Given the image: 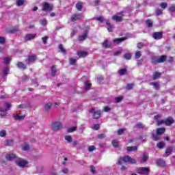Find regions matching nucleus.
<instances>
[{"label": "nucleus", "instance_id": "54", "mask_svg": "<svg viewBox=\"0 0 175 175\" xmlns=\"http://www.w3.org/2000/svg\"><path fill=\"white\" fill-rule=\"evenodd\" d=\"M98 139H105L106 137V134L102 133V134H98L97 135Z\"/></svg>", "mask_w": 175, "mask_h": 175}, {"label": "nucleus", "instance_id": "55", "mask_svg": "<svg viewBox=\"0 0 175 175\" xmlns=\"http://www.w3.org/2000/svg\"><path fill=\"white\" fill-rule=\"evenodd\" d=\"M124 132H125V129H120L118 131V135H123Z\"/></svg>", "mask_w": 175, "mask_h": 175}, {"label": "nucleus", "instance_id": "20", "mask_svg": "<svg viewBox=\"0 0 175 175\" xmlns=\"http://www.w3.org/2000/svg\"><path fill=\"white\" fill-rule=\"evenodd\" d=\"M157 166H165V162L162 159H158L156 161Z\"/></svg>", "mask_w": 175, "mask_h": 175}, {"label": "nucleus", "instance_id": "12", "mask_svg": "<svg viewBox=\"0 0 175 175\" xmlns=\"http://www.w3.org/2000/svg\"><path fill=\"white\" fill-rule=\"evenodd\" d=\"M5 159L8 161H13V159H17V157H16V154H14L13 153H10V154H7L5 155Z\"/></svg>", "mask_w": 175, "mask_h": 175}, {"label": "nucleus", "instance_id": "18", "mask_svg": "<svg viewBox=\"0 0 175 175\" xmlns=\"http://www.w3.org/2000/svg\"><path fill=\"white\" fill-rule=\"evenodd\" d=\"M124 40H126V38L123 37V38H116L113 40V43H118V44H119V43H122V42H124Z\"/></svg>", "mask_w": 175, "mask_h": 175}, {"label": "nucleus", "instance_id": "26", "mask_svg": "<svg viewBox=\"0 0 175 175\" xmlns=\"http://www.w3.org/2000/svg\"><path fill=\"white\" fill-rule=\"evenodd\" d=\"M112 20L114 21L121 22L122 21V16H118L117 15H113L112 16Z\"/></svg>", "mask_w": 175, "mask_h": 175}, {"label": "nucleus", "instance_id": "47", "mask_svg": "<svg viewBox=\"0 0 175 175\" xmlns=\"http://www.w3.org/2000/svg\"><path fill=\"white\" fill-rule=\"evenodd\" d=\"M152 139H153L154 142H158V140H159V137L155 134H152Z\"/></svg>", "mask_w": 175, "mask_h": 175}, {"label": "nucleus", "instance_id": "33", "mask_svg": "<svg viewBox=\"0 0 175 175\" xmlns=\"http://www.w3.org/2000/svg\"><path fill=\"white\" fill-rule=\"evenodd\" d=\"M91 85H92L91 83H90L88 81L85 82V83L84 90L85 91H88V90H90L91 88Z\"/></svg>", "mask_w": 175, "mask_h": 175}, {"label": "nucleus", "instance_id": "22", "mask_svg": "<svg viewBox=\"0 0 175 175\" xmlns=\"http://www.w3.org/2000/svg\"><path fill=\"white\" fill-rule=\"evenodd\" d=\"M77 55L81 58H84V57H87L88 55V53L85 51H79L77 53Z\"/></svg>", "mask_w": 175, "mask_h": 175}, {"label": "nucleus", "instance_id": "57", "mask_svg": "<svg viewBox=\"0 0 175 175\" xmlns=\"http://www.w3.org/2000/svg\"><path fill=\"white\" fill-rule=\"evenodd\" d=\"M126 90H132L133 88V83H129L126 87Z\"/></svg>", "mask_w": 175, "mask_h": 175}, {"label": "nucleus", "instance_id": "37", "mask_svg": "<svg viewBox=\"0 0 175 175\" xmlns=\"http://www.w3.org/2000/svg\"><path fill=\"white\" fill-rule=\"evenodd\" d=\"M51 106H53V105L51 104V103H47L46 104H45L44 105V109L45 110L47 111H49L50 109H51Z\"/></svg>", "mask_w": 175, "mask_h": 175}, {"label": "nucleus", "instance_id": "64", "mask_svg": "<svg viewBox=\"0 0 175 175\" xmlns=\"http://www.w3.org/2000/svg\"><path fill=\"white\" fill-rule=\"evenodd\" d=\"M154 120H157V122L158 123V121H161L159 120V118H161V115L160 114L156 115L154 116Z\"/></svg>", "mask_w": 175, "mask_h": 175}, {"label": "nucleus", "instance_id": "11", "mask_svg": "<svg viewBox=\"0 0 175 175\" xmlns=\"http://www.w3.org/2000/svg\"><path fill=\"white\" fill-rule=\"evenodd\" d=\"M82 17L83 15H81V14H74L71 16V21H77V20H80Z\"/></svg>", "mask_w": 175, "mask_h": 175}, {"label": "nucleus", "instance_id": "4", "mask_svg": "<svg viewBox=\"0 0 175 175\" xmlns=\"http://www.w3.org/2000/svg\"><path fill=\"white\" fill-rule=\"evenodd\" d=\"M162 124H165L167 126H170V125H172V124H174V119L172 117H169L165 120H161L157 122V125L159 126L160 125H162Z\"/></svg>", "mask_w": 175, "mask_h": 175}, {"label": "nucleus", "instance_id": "34", "mask_svg": "<svg viewBox=\"0 0 175 175\" xmlns=\"http://www.w3.org/2000/svg\"><path fill=\"white\" fill-rule=\"evenodd\" d=\"M146 27H148V28H151V27H152L153 22L150 19L146 20Z\"/></svg>", "mask_w": 175, "mask_h": 175}, {"label": "nucleus", "instance_id": "42", "mask_svg": "<svg viewBox=\"0 0 175 175\" xmlns=\"http://www.w3.org/2000/svg\"><path fill=\"white\" fill-rule=\"evenodd\" d=\"M169 12H171L172 13H175V4H172L169 8Z\"/></svg>", "mask_w": 175, "mask_h": 175}, {"label": "nucleus", "instance_id": "39", "mask_svg": "<svg viewBox=\"0 0 175 175\" xmlns=\"http://www.w3.org/2000/svg\"><path fill=\"white\" fill-rule=\"evenodd\" d=\"M9 73V68L5 67L3 70V76H8V74Z\"/></svg>", "mask_w": 175, "mask_h": 175}, {"label": "nucleus", "instance_id": "38", "mask_svg": "<svg viewBox=\"0 0 175 175\" xmlns=\"http://www.w3.org/2000/svg\"><path fill=\"white\" fill-rule=\"evenodd\" d=\"M59 49L63 54H66V49L64 48V46L62 44L59 45Z\"/></svg>", "mask_w": 175, "mask_h": 175}, {"label": "nucleus", "instance_id": "15", "mask_svg": "<svg viewBox=\"0 0 175 175\" xmlns=\"http://www.w3.org/2000/svg\"><path fill=\"white\" fill-rule=\"evenodd\" d=\"M102 46L104 49H110V47H111V44L109 42V40H105L102 43Z\"/></svg>", "mask_w": 175, "mask_h": 175}, {"label": "nucleus", "instance_id": "28", "mask_svg": "<svg viewBox=\"0 0 175 175\" xmlns=\"http://www.w3.org/2000/svg\"><path fill=\"white\" fill-rule=\"evenodd\" d=\"M14 120H16V121H20L21 120H24V118H25V116H19L18 114H16L14 116Z\"/></svg>", "mask_w": 175, "mask_h": 175}, {"label": "nucleus", "instance_id": "32", "mask_svg": "<svg viewBox=\"0 0 175 175\" xmlns=\"http://www.w3.org/2000/svg\"><path fill=\"white\" fill-rule=\"evenodd\" d=\"M17 66L18 68H19V69H27V66L24 64L23 62H18L17 64Z\"/></svg>", "mask_w": 175, "mask_h": 175}, {"label": "nucleus", "instance_id": "8", "mask_svg": "<svg viewBox=\"0 0 175 175\" xmlns=\"http://www.w3.org/2000/svg\"><path fill=\"white\" fill-rule=\"evenodd\" d=\"M42 10L43 12H51V10H53V5L45 2L43 4Z\"/></svg>", "mask_w": 175, "mask_h": 175}, {"label": "nucleus", "instance_id": "5", "mask_svg": "<svg viewBox=\"0 0 175 175\" xmlns=\"http://www.w3.org/2000/svg\"><path fill=\"white\" fill-rule=\"evenodd\" d=\"M136 172L138 174H148L150 173V168L140 167L137 168Z\"/></svg>", "mask_w": 175, "mask_h": 175}, {"label": "nucleus", "instance_id": "35", "mask_svg": "<svg viewBox=\"0 0 175 175\" xmlns=\"http://www.w3.org/2000/svg\"><path fill=\"white\" fill-rule=\"evenodd\" d=\"M11 61H12V59L10 57H4L3 58V63L5 65H8V64H10Z\"/></svg>", "mask_w": 175, "mask_h": 175}, {"label": "nucleus", "instance_id": "29", "mask_svg": "<svg viewBox=\"0 0 175 175\" xmlns=\"http://www.w3.org/2000/svg\"><path fill=\"white\" fill-rule=\"evenodd\" d=\"M135 128H137V129H144V128H146V126H144V124H143V123L142 122H138L135 126Z\"/></svg>", "mask_w": 175, "mask_h": 175}, {"label": "nucleus", "instance_id": "53", "mask_svg": "<svg viewBox=\"0 0 175 175\" xmlns=\"http://www.w3.org/2000/svg\"><path fill=\"white\" fill-rule=\"evenodd\" d=\"M77 59L75 58H72L70 59V65H75L77 62Z\"/></svg>", "mask_w": 175, "mask_h": 175}, {"label": "nucleus", "instance_id": "59", "mask_svg": "<svg viewBox=\"0 0 175 175\" xmlns=\"http://www.w3.org/2000/svg\"><path fill=\"white\" fill-rule=\"evenodd\" d=\"M41 25H43L44 27L47 25V21L46 19H42L40 21Z\"/></svg>", "mask_w": 175, "mask_h": 175}, {"label": "nucleus", "instance_id": "6", "mask_svg": "<svg viewBox=\"0 0 175 175\" xmlns=\"http://www.w3.org/2000/svg\"><path fill=\"white\" fill-rule=\"evenodd\" d=\"M90 113H92L93 114V118L95 120H98V118H100V116L102 114V111L100 110H95V108H92L90 111Z\"/></svg>", "mask_w": 175, "mask_h": 175}, {"label": "nucleus", "instance_id": "36", "mask_svg": "<svg viewBox=\"0 0 175 175\" xmlns=\"http://www.w3.org/2000/svg\"><path fill=\"white\" fill-rule=\"evenodd\" d=\"M65 140H66V142H68V143H72L73 139L72 138V136L70 135H66L64 137Z\"/></svg>", "mask_w": 175, "mask_h": 175}, {"label": "nucleus", "instance_id": "56", "mask_svg": "<svg viewBox=\"0 0 175 175\" xmlns=\"http://www.w3.org/2000/svg\"><path fill=\"white\" fill-rule=\"evenodd\" d=\"M161 8L162 9H166V8H167V3L162 2L161 3Z\"/></svg>", "mask_w": 175, "mask_h": 175}, {"label": "nucleus", "instance_id": "14", "mask_svg": "<svg viewBox=\"0 0 175 175\" xmlns=\"http://www.w3.org/2000/svg\"><path fill=\"white\" fill-rule=\"evenodd\" d=\"M36 58L35 56H29L27 59H26V62L29 65V64H33L35 62Z\"/></svg>", "mask_w": 175, "mask_h": 175}, {"label": "nucleus", "instance_id": "44", "mask_svg": "<svg viewBox=\"0 0 175 175\" xmlns=\"http://www.w3.org/2000/svg\"><path fill=\"white\" fill-rule=\"evenodd\" d=\"M150 85H153V87H154L156 90H158L159 88V84L157 82L150 83Z\"/></svg>", "mask_w": 175, "mask_h": 175}, {"label": "nucleus", "instance_id": "61", "mask_svg": "<svg viewBox=\"0 0 175 175\" xmlns=\"http://www.w3.org/2000/svg\"><path fill=\"white\" fill-rule=\"evenodd\" d=\"M94 131H98L99 128H100V126L99 124H94L93 126Z\"/></svg>", "mask_w": 175, "mask_h": 175}, {"label": "nucleus", "instance_id": "17", "mask_svg": "<svg viewBox=\"0 0 175 175\" xmlns=\"http://www.w3.org/2000/svg\"><path fill=\"white\" fill-rule=\"evenodd\" d=\"M57 66L56 65H53L51 67V76H52L53 77H54L57 73Z\"/></svg>", "mask_w": 175, "mask_h": 175}, {"label": "nucleus", "instance_id": "1", "mask_svg": "<svg viewBox=\"0 0 175 175\" xmlns=\"http://www.w3.org/2000/svg\"><path fill=\"white\" fill-rule=\"evenodd\" d=\"M166 55H161L160 58L157 56H153L151 57V64L152 65H157V64H162L166 61Z\"/></svg>", "mask_w": 175, "mask_h": 175}, {"label": "nucleus", "instance_id": "23", "mask_svg": "<svg viewBox=\"0 0 175 175\" xmlns=\"http://www.w3.org/2000/svg\"><path fill=\"white\" fill-rule=\"evenodd\" d=\"M148 159V153L144 154L141 159L142 163H144V162H147Z\"/></svg>", "mask_w": 175, "mask_h": 175}, {"label": "nucleus", "instance_id": "30", "mask_svg": "<svg viewBox=\"0 0 175 175\" xmlns=\"http://www.w3.org/2000/svg\"><path fill=\"white\" fill-rule=\"evenodd\" d=\"M75 6H76L77 10H79V12H81V10L83 9V3H81V2L77 3Z\"/></svg>", "mask_w": 175, "mask_h": 175}, {"label": "nucleus", "instance_id": "21", "mask_svg": "<svg viewBox=\"0 0 175 175\" xmlns=\"http://www.w3.org/2000/svg\"><path fill=\"white\" fill-rule=\"evenodd\" d=\"M172 152H173V146H170L167 148V149L165 150L166 157H169V155H170Z\"/></svg>", "mask_w": 175, "mask_h": 175}, {"label": "nucleus", "instance_id": "40", "mask_svg": "<svg viewBox=\"0 0 175 175\" xmlns=\"http://www.w3.org/2000/svg\"><path fill=\"white\" fill-rule=\"evenodd\" d=\"M76 129H77V126H72L68 129V133H72L76 131Z\"/></svg>", "mask_w": 175, "mask_h": 175}, {"label": "nucleus", "instance_id": "3", "mask_svg": "<svg viewBox=\"0 0 175 175\" xmlns=\"http://www.w3.org/2000/svg\"><path fill=\"white\" fill-rule=\"evenodd\" d=\"M15 163L19 167H25L28 165V161L24 159H21L20 157H17L15 159Z\"/></svg>", "mask_w": 175, "mask_h": 175}, {"label": "nucleus", "instance_id": "48", "mask_svg": "<svg viewBox=\"0 0 175 175\" xmlns=\"http://www.w3.org/2000/svg\"><path fill=\"white\" fill-rule=\"evenodd\" d=\"M17 6H23L24 5V0H18L16 1Z\"/></svg>", "mask_w": 175, "mask_h": 175}, {"label": "nucleus", "instance_id": "9", "mask_svg": "<svg viewBox=\"0 0 175 175\" xmlns=\"http://www.w3.org/2000/svg\"><path fill=\"white\" fill-rule=\"evenodd\" d=\"M152 37L153 39H155L156 40H159L160 39H162V38H163V32H154Z\"/></svg>", "mask_w": 175, "mask_h": 175}, {"label": "nucleus", "instance_id": "2", "mask_svg": "<svg viewBox=\"0 0 175 175\" xmlns=\"http://www.w3.org/2000/svg\"><path fill=\"white\" fill-rule=\"evenodd\" d=\"M121 161L123 162H128L129 163H136V159L131 158L129 156H124V157L120 158V159L116 163L117 165H121Z\"/></svg>", "mask_w": 175, "mask_h": 175}, {"label": "nucleus", "instance_id": "16", "mask_svg": "<svg viewBox=\"0 0 175 175\" xmlns=\"http://www.w3.org/2000/svg\"><path fill=\"white\" fill-rule=\"evenodd\" d=\"M87 36H88V30H85L82 36H79V40H85Z\"/></svg>", "mask_w": 175, "mask_h": 175}, {"label": "nucleus", "instance_id": "25", "mask_svg": "<svg viewBox=\"0 0 175 175\" xmlns=\"http://www.w3.org/2000/svg\"><path fill=\"white\" fill-rule=\"evenodd\" d=\"M161 76H162V74L161 72H156L153 74V80H158V79H159V77H161Z\"/></svg>", "mask_w": 175, "mask_h": 175}, {"label": "nucleus", "instance_id": "24", "mask_svg": "<svg viewBox=\"0 0 175 175\" xmlns=\"http://www.w3.org/2000/svg\"><path fill=\"white\" fill-rule=\"evenodd\" d=\"M118 73L120 76H124V75H126V72H128V69L126 68L118 70Z\"/></svg>", "mask_w": 175, "mask_h": 175}, {"label": "nucleus", "instance_id": "19", "mask_svg": "<svg viewBox=\"0 0 175 175\" xmlns=\"http://www.w3.org/2000/svg\"><path fill=\"white\" fill-rule=\"evenodd\" d=\"M36 38V34H27L25 39V40H32Z\"/></svg>", "mask_w": 175, "mask_h": 175}, {"label": "nucleus", "instance_id": "51", "mask_svg": "<svg viewBox=\"0 0 175 175\" xmlns=\"http://www.w3.org/2000/svg\"><path fill=\"white\" fill-rule=\"evenodd\" d=\"M140 57H142V52L137 51L135 55V57L136 58V59H139Z\"/></svg>", "mask_w": 175, "mask_h": 175}, {"label": "nucleus", "instance_id": "50", "mask_svg": "<svg viewBox=\"0 0 175 175\" xmlns=\"http://www.w3.org/2000/svg\"><path fill=\"white\" fill-rule=\"evenodd\" d=\"M6 136V130H2L0 131V137H5Z\"/></svg>", "mask_w": 175, "mask_h": 175}, {"label": "nucleus", "instance_id": "43", "mask_svg": "<svg viewBox=\"0 0 175 175\" xmlns=\"http://www.w3.org/2000/svg\"><path fill=\"white\" fill-rule=\"evenodd\" d=\"M157 146L158 148L162 149V148H163V147H165V142H161L159 144H157Z\"/></svg>", "mask_w": 175, "mask_h": 175}, {"label": "nucleus", "instance_id": "13", "mask_svg": "<svg viewBox=\"0 0 175 175\" xmlns=\"http://www.w3.org/2000/svg\"><path fill=\"white\" fill-rule=\"evenodd\" d=\"M106 25H107L108 32H113V29H114V25L110 24V21H109V20L106 21Z\"/></svg>", "mask_w": 175, "mask_h": 175}, {"label": "nucleus", "instance_id": "45", "mask_svg": "<svg viewBox=\"0 0 175 175\" xmlns=\"http://www.w3.org/2000/svg\"><path fill=\"white\" fill-rule=\"evenodd\" d=\"M124 57L125 58V59L129 60L132 58V55H131V53H125Z\"/></svg>", "mask_w": 175, "mask_h": 175}, {"label": "nucleus", "instance_id": "27", "mask_svg": "<svg viewBox=\"0 0 175 175\" xmlns=\"http://www.w3.org/2000/svg\"><path fill=\"white\" fill-rule=\"evenodd\" d=\"M165 128H159L156 131L157 135H163L165 133Z\"/></svg>", "mask_w": 175, "mask_h": 175}, {"label": "nucleus", "instance_id": "62", "mask_svg": "<svg viewBox=\"0 0 175 175\" xmlns=\"http://www.w3.org/2000/svg\"><path fill=\"white\" fill-rule=\"evenodd\" d=\"M143 46H144V44L143 42H139L137 44V47L138 49H142L143 48Z\"/></svg>", "mask_w": 175, "mask_h": 175}, {"label": "nucleus", "instance_id": "46", "mask_svg": "<svg viewBox=\"0 0 175 175\" xmlns=\"http://www.w3.org/2000/svg\"><path fill=\"white\" fill-rule=\"evenodd\" d=\"M22 150H23V151H28V150H29V145L27 144H25L23 146Z\"/></svg>", "mask_w": 175, "mask_h": 175}, {"label": "nucleus", "instance_id": "58", "mask_svg": "<svg viewBox=\"0 0 175 175\" xmlns=\"http://www.w3.org/2000/svg\"><path fill=\"white\" fill-rule=\"evenodd\" d=\"M121 100H122V97H121V96L115 98V102L116 103H120V102H121Z\"/></svg>", "mask_w": 175, "mask_h": 175}, {"label": "nucleus", "instance_id": "49", "mask_svg": "<svg viewBox=\"0 0 175 175\" xmlns=\"http://www.w3.org/2000/svg\"><path fill=\"white\" fill-rule=\"evenodd\" d=\"M112 145H113V146L115 147V148L118 147V141H117L116 139H113V140L112 141Z\"/></svg>", "mask_w": 175, "mask_h": 175}, {"label": "nucleus", "instance_id": "63", "mask_svg": "<svg viewBox=\"0 0 175 175\" xmlns=\"http://www.w3.org/2000/svg\"><path fill=\"white\" fill-rule=\"evenodd\" d=\"M97 21H99L100 23H103V20H105V18H103V16H99L98 18H96Z\"/></svg>", "mask_w": 175, "mask_h": 175}, {"label": "nucleus", "instance_id": "10", "mask_svg": "<svg viewBox=\"0 0 175 175\" xmlns=\"http://www.w3.org/2000/svg\"><path fill=\"white\" fill-rule=\"evenodd\" d=\"M12 107V105L10 104L5 103L3 104V107H0V111H2L3 113H6L9 109Z\"/></svg>", "mask_w": 175, "mask_h": 175}, {"label": "nucleus", "instance_id": "60", "mask_svg": "<svg viewBox=\"0 0 175 175\" xmlns=\"http://www.w3.org/2000/svg\"><path fill=\"white\" fill-rule=\"evenodd\" d=\"M95 146H89V148H88V151L90 152H92V151H94V150H95Z\"/></svg>", "mask_w": 175, "mask_h": 175}, {"label": "nucleus", "instance_id": "52", "mask_svg": "<svg viewBox=\"0 0 175 175\" xmlns=\"http://www.w3.org/2000/svg\"><path fill=\"white\" fill-rule=\"evenodd\" d=\"M42 40L44 44H46L47 40H49V37H47V36L42 37Z\"/></svg>", "mask_w": 175, "mask_h": 175}, {"label": "nucleus", "instance_id": "7", "mask_svg": "<svg viewBox=\"0 0 175 175\" xmlns=\"http://www.w3.org/2000/svg\"><path fill=\"white\" fill-rule=\"evenodd\" d=\"M62 129V123L59 122H54L51 124V129L53 131H59V129Z\"/></svg>", "mask_w": 175, "mask_h": 175}, {"label": "nucleus", "instance_id": "31", "mask_svg": "<svg viewBox=\"0 0 175 175\" xmlns=\"http://www.w3.org/2000/svg\"><path fill=\"white\" fill-rule=\"evenodd\" d=\"M126 150L129 152H131L132 151H136L137 150V146H128L126 148Z\"/></svg>", "mask_w": 175, "mask_h": 175}, {"label": "nucleus", "instance_id": "41", "mask_svg": "<svg viewBox=\"0 0 175 175\" xmlns=\"http://www.w3.org/2000/svg\"><path fill=\"white\" fill-rule=\"evenodd\" d=\"M14 143L13 139H8L5 142V146H12Z\"/></svg>", "mask_w": 175, "mask_h": 175}]
</instances>
